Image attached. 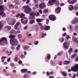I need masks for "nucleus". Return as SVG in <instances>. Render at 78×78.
<instances>
[{"mask_svg": "<svg viewBox=\"0 0 78 78\" xmlns=\"http://www.w3.org/2000/svg\"><path fill=\"white\" fill-rule=\"evenodd\" d=\"M70 6L71 8H70V7H69V11H73V9H74V7H73V5H70Z\"/></svg>", "mask_w": 78, "mask_h": 78, "instance_id": "dca6fc26", "label": "nucleus"}, {"mask_svg": "<svg viewBox=\"0 0 78 78\" xmlns=\"http://www.w3.org/2000/svg\"><path fill=\"white\" fill-rule=\"evenodd\" d=\"M48 56H47V59H49L50 58V55H49V54H47Z\"/></svg>", "mask_w": 78, "mask_h": 78, "instance_id": "37998d69", "label": "nucleus"}, {"mask_svg": "<svg viewBox=\"0 0 78 78\" xmlns=\"http://www.w3.org/2000/svg\"><path fill=\"white\" fill-rule=\"evenodd\" d=\"M3 14H4V12H3V11L1 12H0V15H1V16L3 15Z\"/></svg>", "mask_w": 78, "mask_h": 78, "instance_id": "49530a36", "label": "nucleus"}, {"mask_svg": "<svg viewBox=\"0 0 78 78\" xmlns=\"http://www.w3.org/2000/svg\"><path fill=\"white\" fill-rule=\"evenodd\" d=\"M56 2V0H49L48 2V3L49 5H53Z\"/></svg>", "mask_w": 78, "mask_h": 78, "instance_id": "1a4fd4ad", "label": "nucleus"}, {"mask_svg": "<svg viewBox=\"0 0 78 78\" xmlns=\"http://www.w3.org/2000/svg\"><path fill=\"white\" fill-rule=\"evenodd\" d=\"M35 23V21L34 20H31L29 22V23L30 24H33Z\"/></svg>", "mask_w": 78, "mask_h": 78, "instance_id": "393cba45", "label": "nucleus"}, {"mask_svg": "<svg viewBox=\"0 0 78 78\" xmlns=\"http://www.w3.org/2000/svg\"><path fill=\"white\" fill-rule=\"evenodd\" d=\"M39 12L40 14H42V11L41 9H40L39 11Z\"/></svg>", "mask_w": 78, "mask_h": 78, "instance_id": "6e6d98bb", "label": "nucleus"}, {"mask_svg": "<svg viewBox=\"0 0 78 78\" xmlns=\"http://www.w3.org/2000/svg\"><path fill=\"white\" fill-rule=\"evenodd\" d=\"M60 73H62L63 76H66L67 75V73H66V72L62 71L60 72Z\"/></svg>", "mask_w": 78, "mask_h": 78, "instance_id": "f8f14e48", "label": "nucleus"}, {"mask_svg": "<svg viewBox=\"0 0 78 78\" xmlns=\"http://www.w3.org/2000/svg\"><path fill=\"white\" fill-rule=\"evenodd\" d=\"M62 54V52H59L57 54V56H60V55H61Z\"/></svg>", "mask_w": 78, "mask_h": 78, "instance_id": "a19ab883", "label": "nucleus"}, {"mask_svg": "<svg viewBox=\"0 0 78 78\" xmlns=\"http://www.w3.org/2000/svg\"><path fill=\"white\" fill-rule=\"evenodd\" d=\"M50 75H53V74H54V72H50Z\"/></svg>", "mask_w": 78, "mask_h": 78, "instance_id": "052dcab7", "label": "nucleus"}, {"mask_svg": "<svg viewBox=\"0 0 78 78\" xmlns=\"http://www.w3.org/2000/svg\"><path fill=\"white\" fill-rule=\"evenodd\" d=\"M40 29L41 30H43V29H44V26H43V25L40 26Z\"/></svg>", "mask_w": 78, "mask_h": 78, "instance_id": "58836bf2", "label": "nucleus"}, {"mask_svg": "<svg viewBox=\"0 0 78 78\" xmlns=\"http://www.w3.org/2000/svg\"><path fill=\"white\" fill-rule=\"evenodd\" d=\"M74 20L75 21L76 23H78V17H75Z\"/></svg>", "mask_w": 78, "mask_h": 78, "instance_id": "72a5a7b5", "label": "nucleus"}, {"mask_svg": "<svg viewBox=\"0 0 78 78\" xmlns=\"http://www.w3.org/2000/svg\"><path fill=\"white\" fill-rule=\"evenodd\" d=\"M46 75L47 76H50V74L48 72H46Z\"/></svg>", "mask_w": 78, "mask_h": 78, "instance_id": "3c124183", "label": "nucleus"}, {"mask_svg": "<svg viewBox=\"0 0 78 78\" xmlns=\"http://www.w3.org/2000/svg\"><path fill=\"white\" fill-rule=\"evenodd\" d=\"M49 23V19H47L46 20V24H48Z\"/></svg>", "mask_w": 78, "mask_h": 78, "instance_id": "ea45409f", "label": "nucleus"}, {"mask_svg": "<svg viewBox=\"0 0 78 78\" xmlns=\"http://www.w3.org/2000/svg\"><path fill=\"white\" fill-rule=\"evenodd\" d=\"M70 62L69 61L65 60L63 62V64L64 65H67L68 64H70Z\"/></svg>", "mask_w": 78, "mask_h": 78, "instance_id": "4468645a", "label": "nucleus"}, {"mask_svg": "<svg viewBox=\"0 0 78 78\" xmlns=\"http://www.w3.org/2000/svg\"><path fill=\"white\" fill-rule=\"evenodd\" d=\"M19 25H20V23H19L17 22L16 23L15 27V30L17 29V28H18V26H19Z\"/></svg>", "mask_w": 78, "mask_h": 78, "instance_id": "a211bd4d", "label": "nucleus"}, {"mask_svg": "<svg viewBox=\"0 0 78 78\" xmlns=\"http://www.w3.org/2000/svg\"><path fill=\"white\" fill-rule=\"evenodd\" d=\"M6 56H2L1 58V59H6Z\"/></svg>", "mask_w": 78, "mask_h": 78, "instance_id": "5fc2aeb1", "label": "nucleus"}, {"mask_svg": "<svg viewBox=\"0 0 78 78\" xmlns=\"http://www.w3.org/2000/svg\"><path fill=\"white\" fill-rule=\"evenodd\" d=\"M35 16L36 17L39 16V12H37V14H36Z\"/></svg>", "mask_w": 78, "mask_h": 78, "instance_id": "bf43d9fd", "label": "nucleus"}, {"mask_svg": "<svg viewBox=\"0 0 78 78\" xmlns=\"http://www.w3.org/2000/svg\"><path fill=\"white\" fill-rule=\"evenodd\" d=\"M74 52L76 53H78V49H76L74 51Z\"/></svg>", "mask_w": 78, "mask_h": 78, "instance_id": "338daca9", "label": "nucleus"}, {"mask_svg": "<svg viewBox=\"0 0 78 78\" xmlns=\"http://www.w3.org/2000/svg\"><path fill=\"white\" fill-rule=\"evenodd\" d=\"M76 62H77L78 61V56L75 59Z\"/></svg>", "mask_w": 78, "mask_h": 78, "instance_id": "69168bd1", "label": "nucleus"}, {"mask_svg": "<svg viewBox=\"0 0 78 78\" xmlns=\"http://www.w3.org/2000/svg\"><path fill=\"white\" fill-rule=\"evenodd\" d=\"M18 57H15L14 58V61H15V62H17V61H18Z\"/></svg>", "mask_w": 78, "mask_h": 78, "instance_id": "c756f323", "label": "nucleus"}, {"mask_svg": "<svg viewBox=\"0 0 78 78\" xmlns=\"http://www.w3.org/2000/svg\"><path fill=\"white\" fill-rule=\"evenodd\" d=\"M72 22H73V25H75V23H76V22H75V20H73L72 21Z\"/></svg>", "mask_w": 78, "mask_h": 78, "instance_id": "864d4df0", "label": "nucleus"}, {"mask_svg": "<svg viewBox=\"0 0 78 78\" xmlns=\"http://www.w3.org/2000/svg\"><path fill=\"white\" fill-rule=\"evenodd\" d=\"M61 9V8L60 7H58L55 10V13L57 14H59L60 12V11Z\"/></svg>", "mask_w": 78, "mask_h": 78, "instance_id": "9d476101", "label": "nucleus"}, {"mask_svg": "<svg viewBox=\"0 0 78 78\" xmlns=\"http://www.w3.org/2000/svg\"><path fill=\"white\" fill-rule=\"evenodd\" d=\"M16 37V35H10L9 36V38L11 39L10 42L12 46H14L15 45H17L19 44V42L17 40V39L16 38L14 39Z\"/></svg>", "mask_w": 78, "mask_h": 78, "instance_id": "f257e3e1", "label": "nucleus"}, {"mask_svg": "<svg viewBox=\"0 0 78 78\" xmlns=\"http://www.w3.org/2000/svg\"><path fill=\"white\" fill-rule=\"evenodd\" d=\"M16 22V19H13L12 22V24H9V25H14L15 24Z\"/></svg>", "mask_w": 78, "mask_h": 78, "instance_id": "f3484780", "label": "nucleus"}, {"mask_svg": "<svg viewBox=\"0 0 78 78\" xmlns=\"http://www.w3.org/2000/svg\"><path fill=\"white\" fill-rule=\"evenodd\" d=\"M50 29V27L49 26H46L44 27V31H48Z\"/></svg>", "mask_w": 78, "mask_h": 78, "instance_id": "9b49d317", "label": "nucleus"}, {"mask_svg": "<svg viewBox=\"0 0 78 78\" xmlns=\"http://www.w3.org/2000/svg\"><path fill=\"white\" fill-rule=\"evenodd\" d=\"M11 49L12 50H14L15 49V48H14V46H11Z\"/></svg>", "mask_w": 78, "mask_h": 78, "instance_id": "4d7b16f0", "label": "nucleus"}, {"mask_svg": "<svg viewBox=\"0 0 78 78\" xmlns=\"http://www.w3.org/2000/svg\"><path fill=\"white\" fill-rule=\"evenodd\" d=\"M75 42V43H77L78 44V39L76 37L74 38V40H73Z\"/></svg>", "mask_w": 78, "mask_h": 78, "instance_id": "6ab92c4d", "label": "nucleus"}, {"mask_svg": "<svg viewBox=\"0 0 78 78\" xmlns=\"http://www.w3.org/2000/svg\"><path fill=\"white\" fill-rule=\"evenodd\" d=\"M7 41V39L5 37H2L0 39V44L2 46H4V43L6 42Z\"/></svg>", "mask_w": 78, "mask_h": 78, "instance_id": "7ed1b4c3", "label": "nucleus"}, {"mask_svg": "<svg viewBox=\"0 0 78 78\" xmlns=\"http://www.w3.org/2000/svg\"><path fill=\"white\" fill-rule=\"evenodd\" d=\"M6 17V14L5 13H4L3 15L2 16V17Z\"/></svg>", "mask_w": 78, "mask_h": 78, "instance_id": "8fccbe9b", "label": "nucleus"}, {"mask_svg": "<svg viewBox=\"0 0 78 78\" xmlns=\"http://www.w3.org/2000/svg\"><path fill=\"white\" fill-rule=\"evenodd\" d=\"M66 34H67L66 33H64V34L62 35V36H63V37H65V36H66Z\"/></svg>", "mask_w": 78, "mask_h": 78, "instance_id": "09e8293b", "label": "nucleus"}, {"mask_svg": "<svg viewBox=\"0 0 78 78\" xmlns=\"http://www.w3.org/2000/svg\"><path fill=\"white\" fill-rule=\"evenodd\" d=\"M20 47V44H18L16 48V49L17 50H19V48Z\"/></svg>", "mask_w": 78, "mask_h": 78, "instance_id": "f704fd0d", "label": "nucleus"}, {"mask_svg": "<svg viewBox=\"0 0 78 78\" xmlns=\"http://www.w3.org/2000/svg\"><path fill=\"white\" fill-rule=\"evenodd\" d=\"M35 31L36 32H37L38 30H39V27L37 26V25H35Z\"/></svg>", "mask_w": 78, "mask_h": 78, "instance_id": "5701e85b", "label": "nucleus"}, {"mask_svg": "<svg viewBox=\"0 0 78 78\" xmlns=\"http://www.w3.org/2000/svg\"><path fill=\"white\" fill-rule=\"evenodd\" d=\"M46 35H47V34H42L41 38H44V37H45V36H46Z\"/></svg>", "mask_w": 78, "mask_h": 78, "instance_id": "7c9ffc66", "label": "nucleus"}, {"mask_svg": "<svg viewBox=\"0 0 78 78\" xmlns=\"http://www.w3.org/2000/svg\"><path fill=\"white\" fill-rule=\"evenodd\" d=\"M6 53L7 54H8V56H9L12 53V51H10L9 52V51L7 50L6 51Z\"/></svg>", "mask_w": 78, "mask_h": 78, "instance_id": "aec40b11", "label": "nucleus"}, {"mask_svg": "<svg viewBox=\"0 0 78 78\" xmlns=\"http://www.w3.org/2000/svg\"><path fill=\"white\" fill-rule=\"evenodd\" d=\"M62 61H60L58 62V64L59 66H61L62 64Z\"/></svg>", "mask_w": 78, "mask_h": 78, "instance_id": "4c0bfd02", "label": "nucleus"}, {"mask_svg": "<svg viewBox=\"0 0 78 78\" xmlns=\"http://www.w3.org/2000/svg\"><path fill=\"white\" fill-rule=\"evenodd\" d=\"M9 8H12V9H14V6L12 4H10L9 5Z\"/></svg>", "mask_w": 78, "mask_h": 78, "instance_id": "412c9836", "label": "nucleus"}, {"mask_svg": "<svg viewBox=\"0 0 78 78\" xmlns=\"http://www.w3.org/2000/svg\"><path fill=\"white\" fill-rule=\"evenodd\" d=\"M66 39L67 40H68L69 39V37H70V36L69 35H67L66 36Z\"/></svg>", "mask_w": 78, "mask_h": 78, "instance_id": "603ef678", "label": "nucleus"}, {"mask_svg": "<svg viewBox=\"0 0 78 78\" xmlns=\"http://www.w3.org/2000/svg\"><path fill=\"white\" fill-rule=\"evenodd\" d=\"M36 13L33 12H31L30 13L29 15L31 16L30 17V19H34L35 18V16H36Z\"/></svg>", "mask_w": 78, "mask_h": 78, "instance_id": "423d86ee", "label": "nucleus"}, {"mask_svg": "<svg viewBox=\"0 0 78 78\" xmlns=\"http://www.w3.org/2000/svg\"><path fill=\"white\" fill-rule=\"evenodd\" d=\"M22 35L21 34H19L18 36V37L20 39V38H21V37H22Z\"/></svg>", "mask_w": 78, "mask_h": 78, "instance_id": "79ce46f5", "label": "nucleus"}, {"mask_svg": "<svg viewBox=\"0 0 78 78\" xmlns=\"http://www.w3.org/2000/svg\"><path fill=\"white\" fill-rule=\"evenodd\" d=\"M24 12L26 14H29L31 11V9L28 6L24 5L23 7Z\"/></svg>", "mask_w": 78, "mask_h": 78, "instance_id": "f03ea898", "label": "nucleus"}, {"mask_svg": "<svg viewBox=\"0 0 78 78\" xmlns=\"http://www.w3.org/2000/svg\"><path fill=\"white\" fill-rule=\"evenodd\" d=\"M71 70L73 72H78V64H76L74 66L71 67Z\"/></svg>", "mask_w": 78, "mask_h": 78, "instance_id": "20e7f679", "label": "nucleus"}, {"mask_svg": "<svg viewBox=\"0 0 78 78\" xmlns=\"http://www.w3.org/2000/svg\"><path fill=\"white\" fill-rule=\"evenodd\" d=\"M29 3H30V0H27V2H26V3L28 4Z\"/></svg>", "mask_w": 78, "mask_h": 78, "instance_id": "680f3d73", "label": "nucleus"}, {"mask_svg": "<svg viewBox=\"0 0 78 78\" xmlns=\"http://www.w3.org/2000/svg\"><path fill=\"white\" fill-rule=\"evenodd\" d=\"M36 20L37 22H39V23H40V22H42V19H36Z\"/></svg>", "mask_w": 78, "mask_h": 78, "instance_id": "bb28decb", "label": "nucleus"}, {"mask_svg": "<svg viewBox=\"0 0 78 78\" xmlns=\"http://www.w3.org/2000/svg\"><path fill=\"white\" fill-rule=\"evenodd\" d=\"M69 43L68 42H65L63 44V47L65 49H67L69 46Z\"/></svg>", "mask_w": 78, "mask_h": 78, "instance_id": "6e6552de", "label": "nucleus"}, {"mask_svg": "<svg viewBox=\"0 0 78 78\" xmlns=\"http://www.w3.org/2000/svg\"><path fill=\"white\" fill-rule=\"evenodd\" d=\"M68 2L69 4H74L75 3V2L74 1H70L69 0H68Z\"/></svg>", "mask_w": 78, "mask_h": 78, "instance_id": "2eb2a0df", "label": "nucleus"}, {"mask_svg": "<svg viewBox=\"0 0 78 78\" xmlns=\"http://www.w3.org/2000/svg\"><path fill=\"white\" fill-rule=\"evenodd\" d=\"M10 66L11 67V66H12V67H14V64L13 63H10Z\"/></svg>", "mask_w": 78, "mask_h": 78, "instance_id": "a18cd8bd", "label": "nucleus"}, {"mask_svg": "<svg viewBox=\"0 0 78 78\" xmlns=\"http://www.w3.org/2000/svg\"><path fill=\"white\" fill-rule=\"evenodd\" d=\"M4 11V8L2 5H0V11Z\"/></svg>", "mask_w": 78, "mask_h": 78, "instance_id": "b1692460", "label": "nucleus"}, {"mask_svg": "<svg viewBox=\"0 0 78 78\" xmlns=\"http://www.w3.org/2000/svg\"><path fill=\"white\" fill-rule=\"evenodd\" d=\"M15 32V30H12L10 31V33H11L12 34H13Z\"/></svg>", "mask_w": 78, "mask_h": 78, "instance_id": "c9c22d12", "label": "nucleus"}, {"mask_svg": "<svg viewBox=\"0 0 78 78\" xmlns=\"http://www.w3.org/2000/svg\"><path fill=\"white\" fill-rule=\"evenodd\" d=\"M20 16V13H19L16 16V17H19Z\"/></svg>", "mask_w": 78, "mask_h": 78, "instance_id": "13d9d810", "label": "nucleus"}, {"mask_svg": "<svg viewBox=\"0 0 78 78\" xmlns=\"http://www.w3.org/2000/svg\"><path fill=\"white\" fill-rule=\"evenodd\" d=\"M21 72L22 73H25L28 72V70L26 69H23L21 70Z\"/></svg>", "mask_w": 78, "mask_h": 78, "instance_id": "ddd939ff", "label": "nucleus"}, {"mask_svg": "<svg viewBox=\"0 0 78 78\" xmlns=\"http://www.w3.org/2000/svg\"><path fill=\"white\" fill-rule=\"evenodd\" d=\"M37 24H38V25H39V26H42V24L41 23H37Z\"/></svg>", "mask_w": 78, "mask_h": 78, "instance_id": "de8ad7c7", "label": "nucleus"}, {"mask_svg": "<svg viewBox=\"0 0 78 78\" xmlns=\"http://www.w3.org/2000/svg\"><path fill=\"white\" fill-rule=\"evenodd\" d=\"M46 7L45 6V4L44 2H42L41 4H40L39 5V8L41 9H42Z\"/></svg>", "mask_w": 78, "mask_h": 78, "instance_id": "0eeeda50", "label": "nucleus"}, {"mask_svg": "<svg viewBox=\"0 0 78 78\" xmlns=\"http://www.w3.org/2000/svg\"><path fill=\"white\" fill-rule=\"evenodd\" d=\"M20 58L22 59H23L25 58V56L23 55H22L20 56Z\"/></svg>", "mask_w": 78, "mask_h": 78, "instance_id": "473e14b6", "label": "nucleus"}, {"mask_svg": "<svg viewBox=\"0 0 78 78\" xmlns=\"http://www.w3.org/2000/svg\"><path fill=\"white\" fill-rule=\"evenodd\" d=\"M6 28H7L8 30H10L11 29V27L9 26H8L5 27Z\"/></svg>", "mask_w": 78, "mask_h": 78, "instance_id": "2f4dec72", "label": "nucleus"}, {"mask_svg": "<svg viewBox=\"0 0 78 78\" xmlns=\"http://www.w3.org/2000/svg\"><path fill=\"white\" fill-rule=\"evenodd\" d=\"M77 55L76 54H74L73 55L71 56V58L72 59L73 58H75L76 56Z\"/></svg>", "mask_w": 78, "mask_h": 78, "instance_id": "c85d7f7f", "label": "nucleus"}, {"mask_svg": "<svg viewBox=\"0 0 78 78\" xmlns=\"http://www.w3.org/2000/svg\"><path fill=\"white\" fill-rule=\"evenodd\" d=\"M56 5H57V6H59V1H57L56 2Z\"/></svg>", "mask_w": 78, "mask_h": 78, "instance_id": "e433bc0d", "label": "nucleus"}, {"mask_svg": "<svg viewBox=\"0 0 78 78\" xmlns=\"http://www.w3.org/2000/svg\"><path fill=\"white\" fill-rule=\"evenodd\" d=\"M73 51V48H70L68 51V52L69 53H71V52H72Z\"/></svg>", "mask_w": 78, "mask_h": 78, "instance_id": "cd10ccee", "label": "nucleus"}, {"mask_svg": "<svg viewBox=\"0 0 78 78\" xmlns=\"http://www.w3.org/2000/svg\"><path fill=\"white\" fill-rule=\"evenodd\" d=\"M75 28L76 30H78V26L76 25L75 27Z\"/></svg>", "mask_w": 78, "mask_h": 78, "instance_id": "0e129e2a", "label": "nucleus"}, {"mask_svg": "<svg viewBox=\"0 0 78 78\" xmlns=\"http://www.w3.org/2000/svg\"><path fill=\"white\" fill-rule=\"evenodd\" d=\"M62 30L63 31H66V28H65V27H63L62 28Z\"/></svg>", "mask_w": 78, "mask_h": 78, "instance_id": "774afa93", "label": "nucleus"}, {"mask_svg": "<svg viewBox=\"0 0 78 78\" xmlns=\"http://www.w3.org/2000/svg\"><path fill=\"white\" fill-rule=\"evenodd\" d=\"M18 62L19 64H22V62L21 60H20V61H19Z\"/></svg>", "mask_w": 78, "mask_h": 78, "instance_id": "e2e57ef3", "label": "nucleus"}, {"mask_svg": "<svg viewBox=\"0 0 78 78\" xmlns=\"http://www.w3.org/2000/svg\"><path fill=\"white\" fill-rule=\"evenodd\" d=\"M28 46H25L24 45L23 46V48L24 49V50H27V49H28Z\"/></svg>", "mask_w": 78, "mask_h": 78, "instance_id": "a878e982", "label": "nucleus"}, {"mask_svg": "<svg viewBox=\"0 0 78 78\" xmlns=\"http://www.w3.org/2000/svg\"><path fill=\"white\" fill-rule=\"evenodd\" d=\"M3 24L2 22H0V30H1L2 28V27H3Z\"/></svg>", "mask_w": 78, "mask_h": 78, "instance_id": "4be33fe9", "label": "nucleus"}, {"mask_svg": "<svg viewBox=\"0 0 78 78\" xmlns=\"http://www.w3.org/2000/svg\"><path fill=\"white\" fill-rule=\"evenodd\" d=\"M48 12V10L47 9H46L44 10V14H46L47 12Z\"/></svg>", "mask_w": 78, "mask_h": 78, "instance_id": "c03bdc74", "label": "nucleus"}, {"mask_svg": "<svg viewBox=\"0 0 78 78\" xmlns=\"http://www.w3.org/2000/svg\"><path fill=\"white\" fill-rule=\"evenodd\" d=\"M48 18L50 20H51L52 21H55L56 19V16L55 15H52L49 16Z\"/></svg>", "mask_w": 78, "mask_h": 78, "instance_id": "39448f33", "label": "nucleus"}]
</instances>
